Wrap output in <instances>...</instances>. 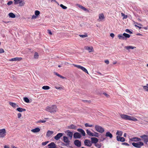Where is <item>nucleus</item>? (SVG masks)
I'll return each instance as SVG.
<instances>
[{"instance_id": "f257e3e1", "label": "nucleus", "mask_w": 148, "mask_h": 148, "mask_svg": "<svg viewBox=\"0 0 148 148\" xmlns=\"http://www.w3.org/2000/svg\"><path fill=\"white\" fill-rule=\"evenodd\" d=\"M120 116L122 119L124 120L129 121H138V120L134 117L130 116L127 115L121 114L120 115Z\"/></svg>"}, {"instance_id": "f03ea898", "label": "nucleus", "mask_w": 148, "mask_h": 148, "mask_svg": "<svg viewBox=\"0 0 148 148\" xmlns=\"http://www.w3.org/2000/svg\"><path fill=\"white\" fill-rule=\"evenodd\" d=\"M46 110L51 113H54L58 111V109L56 105H53L51 107L47 106L46 108Z\"/></svg>"}, {"instance_id": "7ed1b4c3", "label": "nucleus", "mask_w": 148, "mask_h": 148, "mask_svg": "<svg viewBox=\"0 0 148 148\" xmlns=\"http://www.w3.org/2000/svg\"><path fill=\"white\" fill-rule=\"evenodd\" d=\"M95 128L97 131L100 133H102L104 131V128L99 125H95Z\"/></svg>"}, {"instance_id": "20e7f679", "label": "nucleus", "mask_w": 148, "mask_h": 148, "mask_svg": "<svg viewBox=\"0 0 148 148\" xmlns=\"http://www.w3.org/2000/svg\"><path fill=\"white\" fill-rule=\"evenodd\" d=\"M132 144L134 147L138 148H140L141 146L144 145L143 143L142 142H139L136 143H133Z\"/></svg>"}, {"instance_id": "39448f33", "label": "nucleus", "mask_w": 148, "mask_h": 148, "mask_svg": "<svg viewBox=\"0 0 148 148\" xmlns=\"http://www.w3.org/2000/svg\"><path fill=\"white\" fill-rule=\"evenodd\" d=\"M75 66L77 67L78 68L81 69L83 71L86 73L87 74H88V72L87 70L84 67H83L80 65H77L75 64H73Z\"/></svg>"}, {"instance_id": "423d86ee", "label": "nucleus", "mask_w": 148, "mask_h": 148, "mask_svg": "<svg viewBox=\"0 0 148 148\" xmlns=\"http://www.w3.org/2000/svg\"><path fill=\"white\" fill-rule=\"evenodd\" d=\"M6 131L5 129H0V138H3L6 135Z\"/></svg>"}, {"instance_id": "0eeeda50", "label": "nucleus", "mask_w": 148, "mask_h": 148, "mask_svg": "<svg viewBox=\"0 0 148 148\" xmlns=\"http://www.w3.org/2000/svg\"><path fill=\"white\" fill-rule=\"evenodd\" d=\"M140 137L142 139V140L146 144L148 142V136L147 135H144L140 136Z\"/></svg>"}, {"instance_id": "6e6552de", "label": "nucleus", "mask_w": 148, "mask_h": 148, "mask_svg": "<svg viewBox=\"0 0 148 148\" xmlns=\"http://www.w3.org/2000/svg\"><path fill=\"white\" fill-rule=\"evenodd\" d=\"M84 143L85 145L89 147L91 146L92 145L91 141H90L89 140L87 139L85 140L84 141Z\"/></svg>"}, {"instance_id": "1a4fd4ad", "label": "nucleus", "mask_w": 148, "mask_h": 148, "mask_svg": "<svg viewBox=\"0 0 148 148\" xmlns=\"http://www.w3.org/2000/svg\"><path fill=\"white\" fill-rule=\"evenodd\" d=\"M74 144L75 145L78 147H79L81 146V142L79 140H76L74 142Z\"/></svg>"}, {"instance_id": "9d476101", "label": "nucleus", "mask_w": 148, "mask_h": 148, "mask_svg": "<svg viewBox=\"0 0 148 148\" xmlns=\"http://www.w3.org/2000/svg\"><path fill=\"white\" fill-rule=\"evenodd\" d=\"M81 137V135L78 132H76L73 134V137L75 138H80Z\"/></svg>"}, {"instance_id": "9b49d317", "label": "nucleus", "mask_w": 148, "mask_h": 148, "mask_svg": "<svg viewBox=\"0 0 148 148\" xmlns=\"http://www.w3.org/2000/svg\"><path fill=\"white\" fill-rule=\"evenodd\" d=\"M63 136V134L62 133H59L56 136L54 137V139L56 140H58L60 139Z\"/></svg>"}, {"instance_id": "f8f14e48", "label": "nucleus", "mask_w": 148, "mask_h": 148, "mask_svg": "<svg viewBox=\"0 0 148 148\" xmlns=\"http://www.w3.org/2000/svg\"><path fill=\"white\" fill-rule=\"evenodd\" d=\"M91 142L92 143L96 144L98 141V139L95 137H92L91 138Z\"/></svg>"}, {"instance_id": "ddd939ff", "label": "nucleus", "mask_w": 148, "mask_h": 148, "mask_svg": "<svg viewBox=\"0 0 148 148\" xmlns=\"http://www.w3.org/2000/svg\"><path fill=\"white\" fill-rule=\"evenodd\" d=\"M116 140L118 141L124 142L125 141V139L123 137H120L119 136H116Z\"/></svg>"}, {"instance_id": "4468645a", "label": "nucleus", "mask_w": 148, "mask_h": 148, "mask_svg": "<svg viewBox=\"0 0 148 148\" xmlns=\"http://www.w3.org/2000/svg\"><path fill=\"white\" fill-rule=\"evenodd\" d=\"M84 48L86 50H88L89 52H91L93 51V49L92 47L86 46Z\"/></svg>"}, {"instance_id": "2eb2a0df", "label": "nucleus", "mask_w": 148, "mask_h": 148, "mask_svg": "<svg viewBox=\"0 0 148 148\" xmlns=\"http://www.w3.org/2000/svg\"><path fill=\"white\" fill-rule=\"evenodd\" d=\"M22 59V58H21L16 57L11 59L10 60V61H20Z\"/></svg>"}, {"instance_id": "dca6fc26", "label": "nucleus", "mask_w": 148, "mask_h": 148, "mask_svg": "<svg viewBox=\"0 0 148 148\" xmlns=\"http://www.w3.org/2000/svg\"><path fill=\"white\" fill-rule=\"evenodd\" d=\"M104 14H101L99 15V21H101L104 18Z\"/></svg>"}, {"instance_id": "f3484780", "label": "nucleus", "mask_w": 148, "mask_h": 148, "mask_svg": "<svg viewBox=\"0 0 148 148\" xmlns=\"http://www.w3.org/2000/svg\"><path fill=\"white\" fill-rule=\"evenodd\" d=\"M77 131L81 133L83 136H85L86 134L85 132L83 129L79 128L77 129Z\"/></svg>"}, {"instance_id": "a211bd4d", "label": "nucleus", "mask_w": 148, "mask_h": 148, "mask_svg": "<svg viewBox=\"0 0 148 148\" xmlns=\"http://www.w3.org/2000/svg\"><path fill=\"white\" fill-rule=\"evenodd\" d=\"M48 146L49 148H55L56 145L54 143L51 142L48 145Z\"/></svg>"}, {"instance_id": "6ab92c4d", "label": "nucleus", "mask_w": 148, "mask_h": 148, "mask_svg": "<svg viewBox=\"0 0 148 148\" xmlns=\"http://www.w3.org/2000/svg\"><path fill=\"white\" fill-rule=\"evenodd\" d=\"M40 130V129L38 127H36L35 129H32L31 131L33 133H36L39 132Z\"/></svg>"}, {"instance_id": "aec40b11", "label": "nucleus", "mask_w": 148, "mask_h": 148, "mask_svg": "<svg viewBox=\"0 0 148 148\" xmlns=\"http://www.w3.org/2000/svg\"><path fill=\"white\" fill-rule=\"evenodd\" d=\"M53 131L48 130L46 134V136L47 137H49L51 135L53 134Z\"/></svg>"}, {"instance_id": "412c9836", "label": "nucleus", "mask_w": 148, "mask_h": 148, "mask_svg": "<svg viewBox=\"0 0 148 148\" xmlns=\"http://www.w3.org/2000/svg\"><path fill=\"white\" fill-rule=\"evenodd\" d=\"M68 128L70 129H76L77 128V127L73 124H72L68 126Z\"/></svg>"}, {"instance_id": "4be33fe9", "label": "nucleus", "mask_w": 148, "mask_h": 148, "mask_svg": "<svg viewBox=\"0 0 148 148\" xmlns=\"http://www.w3.org/2000/svg\"><path fill=\"white\" fill-rule=\"evenodd\" d=\"M123 35L124 38V40H127V38H129L130 37V35L129 34L126 33H124Z\"/></svg>"}, {"instance_id": "5701e85b", "label": "nucleus", "mask_w": 148, "mask_h": 148, "mask_svg": "<svg viewBox=\"0 0 148 148\" xmlns=\"http://www.w3.org/2000/svg\"><path fill=\"white\" fill-rule=\"evenodd\" d=\"M135 48V47H134L131 46H125V48L129 51L130 49H134Z\"/></svg>"}, {"instance_id": "b1692460", "label": "nucleus", "mask_w": 148, "mask_h": 148, "mask_svg": "<svg viewBox=\"0 0 148 148\" xmlns=\"http://www.w3.org/2000/svg\"><path fill=\"white\" fill-rule=\"evenodd\" d=\"M131 140H132V141L137 142L141 140V139L140 138H138L134 137L132 138Z\"/></svg>"}, {"instance_id": "393cba45", "label": "nucleus", "mask_w": 148, "mask_h": 148, "mask_svg": "<svg viewBox=\"0 0 148 148\" xmlns=\"http://www.w3.org/2000/svg\"><path fill=\"white\" fill-rule=\"evenodd\" d=\"M67 135L69 136L71 138L73 135V133L71 132L69 130H67Z\"/></svg>"}, {"instance_id": "a878e982", "label": "nucleus", "mask_w": 148, "mask_h": 148, "mask_svg": "<svg viewBox=\"0 0 148 148\" xmlns=\"http://www.w3.org/2000/svg\"><path fill=\"white\" fill-rule=\"evenodd\" d=\"M9 104L12 107L14 108H15L17 107L18 106L16 105V104L13 102H10L9 103Z\"/></svg>"}, {"instance_id": "bb28decb", "label": "nucleus", "mask_w": 148, "mask_h": 148, "mask_svg": "<svg viewBox=\"0 0 148 148\" xmlns=\"http://www.w3.org/2000/svg\"><path fill=\"white\" fill-rule=\"evenodd\" d=\"M106 137H109L110 138H112L113 136L112 134L109 132H107L106 134Z\"/></svg>"}, {"instance_id": "cd10ccee", "label": "nucleus", "mask_w": 148, "mask_h": 148, "mask_svg": "<svg viewBox=\"0 0 148 148\" xmlns=\"http://www.w3.org/2000/svg\"><path fill=\"white\" fill-rule=\"evenodd\" d=\"M119 38L121 40H124V38L123 34H119L118 35Z\"/></svg>"}, {"instance_id": "c85d7f7f", "label": "nucleus", "mask_w": 148, "mask_h": 148, "mask_svg": "<svg viewBox=\"0 0 148 148\" xmlns=\"http://www.w3.org/2000/svg\"><path fill=\"white\" fill-rule=\"evenodd\" d=\"M16 110L20 112H22L25 111L26 110L21 108H18L16 109Z\"/></svg>"}, {"instance_id": "c756f323", "label": "nucleus", "mask_w": 148, "mask_h": 148, "mask_svg": "<svg viewBox=\"0 0 148 148\" xmlns=\"http://www.w3.org/2000/svg\"><path fill=\"white\" fill-rule=\"evenodd\" d=\"M63 140L64 142L65 143L70 142V141L69 140L68 137L65 136L63 137Z\"/></svg>"}, {"instance_id": "7c9ffc66", "label": "nucleus", "mask_w": 148, "mask_h": 148, "mask_svg": "<svg viewBox=\"0 0 148 148\" xmlns=\"http://www.w3.org/2000/svg\"><path fill=\"white\" fill-rule=\"evenodd\" d=\"M53 73L55 75H57V76H58V77H60L61 78L64 79L65 78V77H64L61 76V75H60L58 73H56V72H54Z\"/></svg>"}, {"instance_id": "2f4dec72", "label": "nucleus", "mask_w": 148, "mask_h": 148, "mask_svg": "<svg viewBox=\"0 0 148 148\" xmlns=\"http://www.w3.org/2000/svg\"><path fill=\"white\" fill-rule=\"evenodd\" d=\"M143 87L145 91L148 92V84H146V86H143Z\"/></svg>"}, {"instance_id": "473e14b6", "label": "nucleus", "mask_w": 148, "mask_h": 148, "mask_svg": "<svg viewBox=\"0 0 148 148\" xmlns=\"http://www.w3.org/2000/svg\"><path fill=\"white\" fill-rule=\"evenodd\" d=\"M122 132L121 131H117L116 133V134L118 136H121L122 135Z\"/></svg>"}, {"instance_id": "72a5a7b5", "label": "nucleus", "mask_w": 148, "mask_h": 148, "mask_svg": "<svg viewBox=\"0 0 148 148\" xmlns=\"http://www.w3.org/2000/svg\"><path fill=\"white\" fill-rule=\"evenodd\" d=\"M9 16L10 17L12 18H14L15 17V15L12 13H10L9 14Z\"/></svg>"}, {"instance_id": "f704fd0d", "label": "nucleus", "mask_w": 148, "mask_h": 148, "mask_svg": "<svg viewBox=\"0 0 148 148\" xmlns=\"http://www.w3.org/2000/svg\"><path fill=\"white\" fill-rule=\"evenodd\" d=\"M42 89L45 90H49L50 88V87L47 86H45L42 87Z\"/></svg>"}, {"instance_id": "c9c22d12", "label": "nucleus", "mask_w": 148, "mask_h": 148, "mask_svg": "<svg viewBox=\"0 0 148 148\" xmlns=\"http://www.w3.org/2000/svg\"><path fill=\"white\" fill-rule=\"evenodd\" d=\"M20 5V6H23L24 4H25V3L22 0H21L19 3Z\"/></svg>"}, {"instance_id": "e433bc0d", "label": "nucleus", "mask_w": 148, "mask_h": 148, "mask_svg": "<svg viewBox=\"0 0 148 148\" xmlns=\"http://www.w3.org/2000/svg\"><path fill=\"white\" fill-rule=\"evenodd\" d=\"M23 99H24V101L25 102H26V103H27L29 102V100L27 97H24Z\"/></svg>"}, {"instance_id": "4c0bfd02", "label": "nucleus", "mask_w": 148, "mask_h": 148, "mask_svg": "<svg viewBox=\"0 0 148 148\" xmlns=\"http://www.w3.org/2000/svg\"><path fill=\"white\" fill-rule=\"evenodd\" d=\"M84 125L86 127H92L93 126V125H89V124L88 123H86Z\"/></svg>"}, {"instance_id": "58836bf2", "label": "nucleus", "mask_w": 148, "mask_h": 148, "mask_svg": "<svg viewBox=\"0 0 148 148\" xmlns=\"http://www.w3.org/2000/svg\"><path fill=\"white\" fill-rule=\"evenodd\" d=\"M39 55L38 53L37 52H35L34 55V58H35L37 59L38 58Z\"/></svg>"}, {"instance_id": "ea45409f", "label": "nucleus", "mask_w": 148, "mask_h": 148, "mask_svg": "<svg viewBox=\"0 0 148 148\" xmlns=\"http://www.w3.org/2000/svg\"><path fill=\"white\" fill-rule=\"evenodd\" d=\"M95 145L98 148H100L101 147V144L97 143L95 144Z\"/></svg>"}, {"instance_id": "a19ab883", "label": "nucleus", "mask_w": 148, "mask_h": 148, "mask_svg": "<svg viewBox=\"0 0 148 148\" xmlns=\"http://www.w3.org/2000/svg\"><path fill=\"white\" fill-rule=\"evenodd\" d=\"M21 0H14V4H18L19 3Z\"/></svg>"}, {"instance_id": "79ce46f5", "label": "nucleus", "mask_w": 148, "mask_h": 148, "mask_svg": "<svg viewBox=\"0 0 148 148\" xmlns=\"http://www.w3.org/2000/svg\"><path fill=\"white\" fill-rule=\"evenodd\" d=\"M55 88H56L58 90H62L63 89V87H59V86H55Z\"/></svg>"}, {"instance_id": "37998d69", "label": "nucleus", "mask_w": 148, "mask_h": 148, "mask_svg": "<svg viewBox=\"0 0 148 148\" xmlns=\"http://www.w3.org/2000/svg\"><path fill=\"white\" fill-rule=\"evenodd\" d=\"M79 36L80 37L83 38H84L88 36V35L87 34L85 35H79Z\"/></svg>"}, {"instance_id": "c03bdc74", "label": "nucleus", "mask_w": 148, "mask_h": 148, "mask_svg": "<svg viewBox=\"0 0 148 148\" xmlns=\"http://www.w3.org/2000/svg\"><path fill=\"white\" fill-rule=\"evenodd\" d=\"M40 13V12L38 10H36L35 12V14L36 16L38 15Z\"/></svg>"}, {"instance_id": "a18cd8bd", "label": "nucleus", "mask_w": 148, "mask_h": 148, "mask_svg": "<svg viewBox=\"0 0 148 148\" xmlns=\"http://www.w3.org/2000/svg\"><path fill=\"white\" fill-rule=\"evenodd\" d=\"M99 134L98 133H97L96 132H94V136L98 137L99 136Z\"/></svg>"}, {"instance_id": "49530a36", "label": "nucleus", "mask_w": 148, "mask_h": 148, "mask_svg": "<svg viewBox=\"0 0 148 148\" xmlns=\"http://www.w3.org/2000/svg\"><path fill=\"white\" fill-rule=\"evenodd\" d=\"M86 132L88 134V135L89 136H90L92 133L91 132H90V131L88 130H86Z\"/></svg>"}, {"instance_id": "de8ad7c7", "label": "nucleus", "mask_w": 148, "mask_h": 148, "mask_svg": "<svg viewBox=\"0 0 148 148\" xmlns=\"http://www.w3.org/2000/svg\"><path fill=\"white\" fill-rule=\"evenodd\" d=\"M60 6L63 9H66L67 8V7L65 6L63 4H61L60 5Z\"/></svg>"}, {"instance_id": "09e8293b", "label": "nucleus", "mask_w": 148, "mask_h": 148, "mask_svg": "<svg viewBox=\"0 0 148 148\" xmlns=\"http://www.w3.org/2000/svg\"><path fill=\"white\" fill-rule=\"evenodd\" d=\"M125 32H127V33H129L130 34H132V32L130 31L129 29H125Z\"/></svg>"}, {"instance_id": "8fccbe9b", "label": "nucleus", "mask_w": 148, "mask_h": 148, "mask_svg": "<svg viewBox=\"0 0 148 148\" xmlns=\"http://www.w3.org/2000/svg\"><path fill=\"white\" fill-rule=\"evenodd\" d=\"M49 142V141H47L45 142H43L42 143V145L43 146H45Z\"/></svg>"}, {"instance_id": "3c124183", "label": "nucleus", "mask_w": 148, "mask_h": 148, "mask_svg": "<svg viewBox=\"0 0 148 148\" xmlns=\"http://www.w3.org/2000/svg\"><path fill=\"white\" fill-rule=\"evenodd\" d=\"M46 122V121L45 120H39V121H38V123H44Z\"/></svg>"}, {"instance_id": "603ef678", "label": "nucleus", "mask_w": 148, "mask_h": 148, "mask_svg": "<svg viewBox=\"0 0 148 148\" xmlns=\"http://www.w3.org/2000/svg\"><path fill=\"white\" fill-rule=\"evenodd\" d=\"M121 16H123L124 17L123 18H127V16L125 15V14L124 13H121Z\"/></svg>"}, {"instance_id": "864d4df0", "label": "nucleus", "mask_w": 148, "mask_h": 148, "mask_svg": "<svg viewBox=\"0 0 148 148\" xmlns=\"http://www.w3.org/2000/svg\"><path fill=\"white\" fill-rule=\"evenodd\" d=\"M82 9L83 10H84L85 11H87L88 12H89V10L87 9L86 8H85L84 7H83Z\"/></svg>"}, {"instance_id": "5fc2aeb1", "label": "nucleus", "mask_w": 148, "mask_h": 148, "mask_svg": "<svg viewBox=\"0 0 148 148\" xmlns=\"http://www.w3.org/2000/svg\"><path fill=\"white\" fill-rule=\"evenodd\" d=\"M69 143L70 142H67V143H66V144H64L63 145L66 146L68 147L69 146Z\"/></svg>"}, {"instance_id": "6e6d98bb", "label": "nucleus", "mask_w": 148, "mask_h": 148, "mask_svg": "<svg viewBox=\"0 0 148 148\" xmlns=\"http://www.w3.org/2000/svg\"><path fill=\"white\" fill-rule=\"evenodd\" d=\"M13 3V2L12 1H9L7 3V5H12Z\"/></svg>"}, {"instance_id": "4d7b16f0", "label": "nucleus", "mask_w": 148, "mask_h": 148, "mask_svg": "<svg viewBox=\"0 0 148 148\" xmlns=\"http://www.w3.org/2000/svg\"><path fill=\"white\" fill-rule=\"evenodd\" d=\"M18 118H20L21 116V114L20 113H18Z\"/></svg>"}, {"instance_id": "13d9d810", "label": "nucleus", "mask_w": 148, "mask_h": 148, "mask_svg": "<svg viewBox=\"0 0 148 148\" xmlns=\"http://www.w3.org/2000/svg\"><path fill=\"white\" fill-rule=\"evenodd\" d=\"M4 50L3 49H0V53L4 52Z\"/></svg>"}, {"instance_id": "bf43d9fd", "label": "nucleus", "mask_w": 148, "mask_h": 148, "mask_svg": "<svg viewBox=\"0 0 148 148\" xmlns=\"http://www.w3.org/2000/svg\"><path fill=\"white\" fill-rule=\"evenodd\" d=\"M47 31H48V33L49 34H50L51 35H52V33L51 32V30H47Z\"/></svg>"}, {"instance_id": "052dcab7", "label": "nucleus", "mask_w": 148, "mask_h": 148, "mask_svg": "<svg viewBox=\"0 0 148 148\" xmlns=\"http://www.w3.org/2000/svg\"><path fill=\"white\" fill-rule=\"evenodd\" d=\"M122 144L123 145H125L126 146H129V145L127 143H122Z\"/></svg>"}, {"instance_id": "680f3d73", "label": "nucleus", "mask_w": 148, "mask_h": 148, "mask_svg": "<svg viewBox=\"0 0 148 148\" xmlns=\"http://www.w3.org/2000/svg\"><path fill=\"white\" fill-rule=\"evenodd\" d=\"M105 62L107 64H108L109 63V61L108 60H105Z\"/></svg>"}, {"instance_id": "e2e57ef3", "label": "nucleus", "mask_w": 148, "mask_h": 148, "mask_svg": "<svg viewBox=\"0 0 148 148\" xmlns=\"http://www.w3.org/2000/svg\"><path fill=\"white\" fill-rule=\"evenodd\" d=\"M77 5H78V7L79 8H80L81 9H82V8L83 7V6H82V5H79V4H78Z\"/></svg>"}, {"instance_id": "0e129e2a", "label": "nucleus", "mask_w": 148, "mask_h": 148, "mask_svg": "<svg viewBox=\"0 0 148 148\" xmlns=\"http://www.w3.org/2000/svg\"><path fill=\"white\" fill-rule=\"evenodd\" d=\"M110 36L112 37V38H113L114 36V34L113 33H111L110 34Z\"/></svg>"}, {"instance_id": "69168bd1", "label": "nucleus", "mask_w": 148, "mask_h": 148, "mask_svg": "<svg viewBox=\"0 0 148 148\" xmlns=\"http://www.w3.org/2000/svg\"><path fill=\"white\" fill-rule=\"evenodd\" d=\"M36 16H34V15H33L32 16V19H34L35 18H36Z\"/></svg>"}, {"instance_id": "338daca9", "label": "nucleus", "mask_w": 148, "mask_h": 148, "mask_svg": "<svg viewBox=\"0 0 148 148\" xmlns=\"http://www.w3.org/2000/svg\"><path fill=\"white\" fill-rule=\"evenodd\" d=\"M136 24H137L138 25H139V26H142V24H141V23H136Z\"/></svg>"}, {"instance_id": "774afa93", "label": "nucleus", "mask_w": 148, "mask_h": 148, "mask_svg": "<svg viewBox=\"0 0 148 148\" xmlns=\"http://www.w3.org/2000/svg\"><path fill=\"white\" fill-rule=\"evenodd\" d=\"M4 148H9V147L8 146L5 145L4 146Z\"/></svg>"}]
</instances>
